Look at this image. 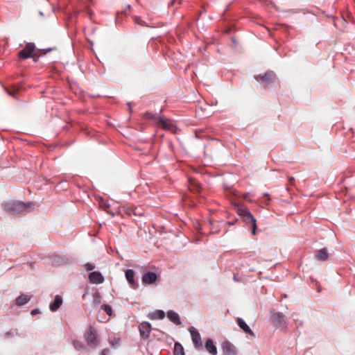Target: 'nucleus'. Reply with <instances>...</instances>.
I'll return each mask as SVG.
<instances>
[{
  "mask_svg": "<svg viewBox=\"0 0 355 355\" xmlns=\"http://www.w3.org/2000/svg\"><path fill=\"white\" fill-rule=\"evenodd\" d=\"M205 349L211 355L217 354V348L214 343V341L209 338L205 342Z\"/></svg>",
  "mask_w": 355,
  "mask_h": 355,
  "instance_id": "15",
  "label": "nucleus"
},
{
  "mask_svg": "<svg viewBox=\"0 0 355 355\" xmlns=\"http://www.w3.org/2000/svg\"><path fill=\"white\" fill-rule=\"evenodd\" d=\"M236 322L239 327L247 334L250 335L252 337H254L255 335L254 332L251 330L250 327L245 323V322L241 318H238L236 319Z\"/></svg>",
  "mask_w": 355,
  "mask_h": 355,
  "instance_id": "14",
  "label": "nucleus"
},
{
  "mask_svg": "<svg viewBox=\"0 0 355 355\" xmlns=\"http://www.w3.org/2000/svg\"><path fill=\"white\" fill-rule=\"evenodd\" d=\"M31 300V297L28 295L21 294L15 300V304L17 306H22L27 304Z\"/></svg>",
  "mask_w": 355,
  "mask_h": 355,
  "instance_id": "18",
  "label": "nucleus"
},
{
  "mask_svg": "<svg viewBox=\"0 0 355 355\" xmlns=\"http://www.w3.org/2000/svg\"><path fill=\"white\" fill-rule=\"evenodd\" d=\"M191 334L192 342L196 349H202V343L200 333L193 327L189 329Z\"/></svg>",
  "mask_w": 355,
  "mask_h": 355,
  "instance_id": "7",
  "label": "nucleus"
},
{
  "mask_svg": "<svg viewBox=\"0 0 355 355\" xmlns=\"http://www.w3.org/2000/svg\"><path fill=\"white\" fill-rule=\"evenodd\" d=\"M87 1L92 2L93 0H87Z\"/></svg>",
  "mask_w": 355,
  "mask_h": 355,
  "instance_id": "35",
  "label": "nucleus"
},
{
  "mask_svg": "<svg viewBox=\"0 0 355 355\" xmlns=\"http://www.w3.org/2000/svg\"><path fill=\"white\" fill-rule=\"evenodd\" d=\"M316 290H317V292H318V293H320V292L322 291V288H321V286H320V285H318V286H317Z\"/></svg>",
  "mask_w": 355,
  "mask_h": 355,
  "instance_id": "31",
  "label": "nucleus"
},
{
  "mask_svg": "<svg viewBox=\"0 0 355 355\" xmlns=\"http://www.w3.org/2000/svg\"><path fill=\"white\" fill-rule=\"evenodd\" d=\"M157 125L158 127H161L163 129L168 130H171L174 128V125L171 120L163 117L159 118Z\"/></svg>",
  "mask_w": 355,
  "mask_h": 355,
  "instance_id": "12",
  "label": "nucleus"
},
{
  "mask_svg": "<svg viewBox=\"0 0 355 355\" xmlns=\"http://www.w3.org/2000/svg\"><path fill=\"white\" fill-rule=\"evenodd\" d=\"M125 213L127 214H128L129 216H131L132 214L133 215H139V214L137 212V208H132V207H128L126 209H125Z\"/></svg>",
  "mask_w": 355,
  "mask_h": 355,
  "instance_id": "25",
  "label": "nucleus"
},
{
  "mask_svg": "<svg viewBox=\"0 0 355 355\" xmlns=\"http://www.w3.org/2000/svg\"><path fill=\"white\" fill-rule=\"evenodd\" d=\"M268 195H269V194H268V193H265L263 194V196H268Z\"/></svg>",
  "mask_w": 355,
  "mask_h": 355,
  "instance_id": "34",
  "label": "nucleus"
},
{
  "mask_svg": "<svg viewBox=\"0 0 355 355\" xmlns=\"http://www.w3.org/2000/svg\"><path fill=\"white\" fill-rule=\"evenodd\" d=\"M62 304V299L61 296L56 295L53 302L50 304L49 309L51 311H56Z\"/></svg>",
  "mask_w": 355,
  "mask_h": 355,
  "instance_id": "17",
  "label": "nucleus"
},
{
  "mask_svg": "<svg viewBox=\"0 0 355 355\" xmlns=\"http://www.w3.org/2000/svg\"><path fill=\"white\" fill-rule=\"evenodd\" d=\"M270 200V198H268L265 202L264 203L267 205L268 204V202Z\"/></svg>",
  "mask_w": 355,
  "mask_h": 355,
  "instance_id": "33",
  "label": "nucleus"
},
{
  "mask_svg": "<svg viewBox=\"0 0 355 355\" xmlns=\"http://www.w3.org/2000/svg\"><path fill=\"white\" fill-rule=\"evenodd\" d=\"M173 355H184L183 347L180 343H175Z\"/></svg>",
  "mask_w": 355,
  "mask_h": 355,
  "instance_id": "20",
  "label": "nucleus"
},
{
  "mask_svg": "<svg viewBox=\"0 0 355 355\" xmlns=\"http://www.w3.org/2000/svg\"><path fill=\"white\" fill-rule=\"evenodd\" d=\"M255 78L257 80H261L263 84L264 88H266L274 82L275 74L272 71H268L263 76L259 75L255 76Z\"/></svg>",
  "mask_w": 355,
  "mask_h": 355,
  "instance_id": "6",
  "label": "nucleus"
},
{
  "mask_svg": "<svg viewBox=\"0 0 355 355\" xmlns=\"http://www.w3.org/2000/svg\"><path fill=\"white\" fill-rule=\"evenodd\" d=\"M94 268V266L90 263H87L85 265V268L87 271L92 270Z\"/></svg>",
  "mask_w": 355,
  "mask_h": 355,
  "instance_id": "27",
  "label": "nucleus"
},
{
  "mask_svg": "<svg viewBox=\"0 0 355 355\" xmlns=\"http://www.w3.org/2000/svg\"><path fill=\"white\" fill-rule=\"evenodd\" d=\"M135 271L132 269H128L125 271V277L130 286L133 288H136L138 286L137 282L135 280Z\"/></svg>",
  "mask_w": 355,
  "mask_h": 355,
  "instance_id": "13",
  "label": "nucleus"
},
{
  "mask_svg": "<svg viewBox=\"0 0 355 355\" xmlns=\"http://www.w3.org/2000/svg\"><path fill=\"white\" fill-rule=\"evenodd\" d=\"M84 338L87 346L92 349L96 348L100 343L96 330L92 326H89L86 330L84 334Z\"/></svg>",
  "mask_w": 355,
  "mask_h": 355,
  "instance_id": "2",
  "label": "nucleus"
},
{
  "mask_svg": "<svg viewBox=\"0 0 355 355\" xmlns=\"http://www.w3.org/2000/svg\"><path fill=\"white\" fill-rule=\"evenodd\" d=\"M329 257V254L327 252V250L325 248L320 249V250L317 251L315 254V258L318 261H326Z\"/></svg>",
  "mask_w": 355,
  "mask_h": 355,
  "instance_id": "19",
  "label": "nucleus"
},
{
  "mask_svg": "<svg viewBox=\"0 0 355 355\" xmlns=\"http://www.w3.org/2000/svg\"><path fill=\"white\" fill-rule=\"evenodd\" d=\"M101 309L103 310L109 316L112 315V308L108 304H103Z\"/></svg>",
  "mask_w": 355,
  "mask_h": 355,
  "instance_id": "23",
  "label": "nucleus"
},
{
  "mask_svg": "<svg viewBox=\"0 0 355 355\" xmlns=\"http://www.w3.org/2000/svg\"><path fill=\"white\" fill-rule=\"evenodd\" d=\"M165 317V313L164 311L158 310L153 313L152 318L154 319H164Z\"/></svg>",
  "mask_w": 355,
  "mask_h": 355,
  "instance_id": "21",
  "label": "nucleus"
},
{
  "mask_svg": "<svg viewBox=\"0 0 355 355\" xmlns=\"http://www.w3.org/2000/svg\"><path fill=\"white\" fill-rule=\"evenodd\" d=\"M73 345L76 350H82L86 349L84 344L80 340H74L73 341Z\"/></svg>",
  "mask_w": 355,
  "mask_h": 355,
  "instance_id": "22",
  "label": "nucleus"
},
{
  "mask_svg": "<svg viewBox=\"0 0 355 355\" xmlns=\"http://www.w3.org/2000/svg\"><path fill=\"white\" fill-rule=\"evenodd\" d=\"M209 223L210 225L211 226V232L213 234L218 233L219 232V230H218L219 223L217 222V224H214V222H212L211 220H209Z\"/></svg>",
  "mask_w": 355,
  "mask_h": 355,
  "instance_id": "24",
  "label": "nucleus"
},
{
  "mask_svg": "<svg viewBox=\"0 0 355 355\" xmlns=\"http://www.w3.org/2000/svg\"><path fill=\"white\" fill-rule=\"evenodd\" d=\"M39 312L38 309H33L31 311V315H35Z\"/></svg>",
  "mask_w": 355,
  "mask_h": 355,
  "instance_id": "30",
  "label": "nucleus"
},
{
  "mask_svg": "<svg viewBox=\"0 0 355 355\" xmlns=\"http://www.w3.org/2000/svg\"><path fill=\"white\" fill-rule=\"evenodd\" d=\"M35 45L34 43L28 42L25 47L20 50L17 53V57L20 60H26L34 58L36 55L35 53Z\"/></svg>",
  "mask_w": 355,
  "mask_h": 355,
  "instance_id": "4",
  "label": "nucleus"
},
{
  "mask_svg": "<svg viewBox=\"0 0 355 355\" xmlns=\"http://www.w3.org/2000/svg\"><path fill=\"white\" fill-rule=\"evenodd\" d=\"M145 116L148 119H154L155 116L152 113H150V112H146L145 114Z\"/></svg>",
  "mask_w": 355,
  "mask_h": 355,
  "instance_id": "28",
  "label": "nucleus"
},
{
  "mask_svg": "<svg viewBox=\"0 0 355 355\" xmlns=\"http://www.w3.org/2000/svg\"><path fill=\"white\" fill-rule=\"evenodd\" d=\"M151 330V324L148 322H142L139 325V335L143 340H147L149 338Z\"/></svg>",
  "mask_w": 355,
  "mask_h": 355,
  "instance_id": "8",
  "label": "nucleus"
},
{
  "mask_svg": "<svg viewBox=\"0 0 355 355\" xmlns=\"http://www.w3.org/2000/svg\"><path fill=\"white\" fill-rule=\"evenodd\" d=\"M89 282L94 284H102L104 282V277L98 271H93L88 276Z\"/></svg>",
  "mask_w": 355,
  "mask_h": 355,
  "instance_id": "10",
  "label": "nucleus"
},
{
  "mask_svg": "<svg viewBox=\"0 0 355 355\" xmlns=\"http://www.w3.org/2000/svg\"><path fill=\"white\" fill-rule=\"evenodd\" d=\"M157 275L154 272H147L142 276L141 280L144 284H152L156 282Z\"/></svg>",
  "mask_w": 355,
  "mask_h": 355,
  "instance_id": "11",
  "label": "nucleus"
},
{
  "mask_svg": "<svg viewBox=\"0 0 355 355\" xmlns=\"http://www.w3.org/2000/svg\"><path fill=\"white\" fill-rule=\"evenodd\" d=\"M133 19H134V21L139 25L146 26L145 21L144 20H142V19L140 17L135 16V17H134Z\"/></svg>",
  "mask_w": 355,
  "mask_h": 355,
  "instance_id": "26",
  "label": "nucleus"
},
{
  "mask_svg": "<svg viewBox=\"0 0 355 355\" xmlns=\"http://www.w3.org/2000/svg\"><path fill=\"white\" fill-rule=\"evenodd\" d=\"M222 351L224 355H236L237 350L236 347L229 341H225L222 343Z\"/></svg>",
  "mask_w": 355,
  "mask_h": 355,
  "instance_id": "9",
  "label": "nucleus"
},
{
  "mask_svg": "<svg viewBox=\"0 0 355 355\" xmlns=\"http://www.w3.org/2000/svg\"><path fill=\"white\" fill-rule=\"evenodd\" d=\"M238 214L240 216L242 217L243 220L248 225H252V234H255L256 229H257L256 219L252 216V214L250 213L249 209L245 207H240L238 209Z\"/></svg>",
  "mask_w": 355,
  "mask_h": 355,
  "instance_id": "3",
  "label": "nucleus"
},
{
  "mask_svg": "<svg viewBox=\"0 0 355 355\" xmlns=\"http://www.w3.org/2000/svg\"><path fill=\"white\" fill-rule=\"evenodd\" d=\"M271 320L272 323L277 328L286 329L287 327L286 317L282 313H274L271 316Z\"/></svg>",
  "mask_w": 355,
  "mask_h": 355,
  "instance_id": "5",
  "label": "nucleus"
},
{
  "mask_svg": "<svg viewBox=\"0 0 355 355\" xmlns=\"http://www.w3.org/2000/svg\"><path fill=\"white\" fill-rule=\"evenodd\" d=\"M4 210L9 214H25L31 211L34 204L31 202L24 203L20 201L8 202L3 205Z\"/></svg>",
  "mask_w": 355,
  "mask_h": 355,
  "instance_id": "1",
  "label": "nucleus"
},
{
  "mask_svg": "<svg viewBox=\"0 0 355 355\" xmlns=\"http://www.w3.org/2000/svg\"><path fill=\"white\" fill-rule=\"evenodd\" d=\"M110 354V349H104L102 350L101 355H109Z\"/></svg>",
  "mask_w": 355,
  "mask_h": 355,
  "instance_id": "29",
  "label": "nucleus"
},
{
  "mask_svg": "<svg viewBox=\"0 0 355 355\" xmlns=\"http://www.w3.org/2000/svg\"><path fill=\"white\" fill-rule=\"evenodd\" d=\"M294 180H294V178H293V177L289 178V181H290L291 184H293V182H294Z\"/></svg>",
  "mask_w": 355,
  "mask_h": 355,
  "instance_id": "32",
  "label": "nucleus"
},
{
  "mask_svg": "<svg viewBox=\"0 0 355 355\" xmlns=\"http://www.w3.org/2000/svg\"><path fill=\"white\" fill-rule=\"evenodd\" d=\"M168 318L176 325L181 324L180 318L178 313L174 311L170 310L167 312Z\"/></svg>",
  "mask_w": 355,
  "mask_h": 355,
  "instance_id": "16",
  "label": "nucleus"
}]
</instances>
